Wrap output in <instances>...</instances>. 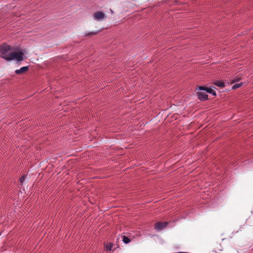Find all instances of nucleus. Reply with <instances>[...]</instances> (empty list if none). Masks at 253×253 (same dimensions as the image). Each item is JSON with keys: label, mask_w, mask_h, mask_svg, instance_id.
Instances as JSON below:
<instances>
[{"label": "nucleus", "mask_w": 253, "mask_h": 253, "mask_svg": "<svg viewBox=\"0 0 253 253\" xmlns=\"http://www.w3.org/2000/svg\"><path fill=\"white\" fill-rule=\"evenodd\" d=\"M24 53L21 51L12 52L9 53L8 57L7 58V61L12 60H16L17 61H21L23 60Z\"/></svg>", "instance_id": "obj_1"}, {"label": "nucleus", "mask_w": 253, "mask_h": 253, "mask_svg": "<svg viewBox=\"0 0 253 253\" xmlns=\"http://www.w3.org/2000/svg\"><path fill=\"white\" fill-rule=\"evenodd\" d=\"M11 49L10 46L6 43H3L0 45V52L1 53V58L6 60L7 58L8 57L9 53H7Z\"/></svg>", "instance_id": "obj_2"}, {"label": "nucleus", "mask_w": 253, "mask_h": 253, "mask_svg": "<svg viewBox=\"0 0 253 253\" xmlns=\"http://www.w3.org/2000/svg\"><path fill=\"white\" fill-rule=\"evenodd\" d=\"M105 17V14L101 11H97L94 13L93 19L96 20L100 21Z\"/></svg>", "instance_id": "obj_3"}, {"label": "nucleus", "mask_w": 253, "mask_h": 253, "mask_svg": "<svg viewBox=\"0 0 253 253\" xmlns=\"http://www.w3.org/2000/svg\"><path fill=\"white\" fill-rule=\"evenodd\" d=\"M197 94L198 96V98L201 100L204 101L208 99V95L206 92H203L202 90L197 91Z\"/></svg>", "instance_id": "obj_4"}, {"label": "nucleus", "mask_w": 253, "mask_h": 253, "mask_svg": "<svg viewBox=\"0 0 253 253\" xmlns=\"http://www.w3.org/2000/svg\"><path fill=\"white\" fill-rule=\"evenodd\" d=\"M199 90L206 91L207 92L212 94L213 95H216L215 91L211 88L199 86Z\"/></svg>", "instance_id": "obj_5"}, {"label": "nucleus", "mask_w": 253, "mask_h": 253, "mask_svg": "<svg viewBox=\"0 0 253 253\" xmlns=\"http://www.w3.org/2000/svg\"><path fill=\"white\" fill-rule=\"evenodd\" d=\"M167 224H168V223L166 222H158L156 223V224H155V228L158 230H161L162 229H163L164 227H166Z\"/></svg>", "instance_id": "obj_6"}, {"label": "nucleus", "mask_w": 253, "mask_h": 253, "mask_svg": "<svg viewBox=\"0 0 253 253\" xmlns=\"http://www.w3.org/2000/svg\"><path fill=\"white\" fill-rule=\"evenodd\" d=\"M29 69L28 66H24L20 69L16 70L15 73L17 75H22L28 71Z\"/></svg>", "instance_id": "obj_7"}, {"label": "nucleus", "mask_w": 253, "mask_h": 253, "mask_svg": "<svg viewBox=\"0 0 253 253\" xmlns=\"http://www.w3.org/2000/svg\"><path fill=\"white\" fill-rule=\"evenodd\" d=\"M214 84L218 87L222 88L224 86V83L220 81H217L214 83Z\"/></svg>", "instance_id": "obj_8"}, {"label": "nucleus", "mask_w": 253, "mask_h": 253, "mask_svg": "<svg viewBox=\"0 0 253 253\" xmlns=\"http://www.w3.org/2000/svg\"><path fill=\"white\" fill-rule=\"evenodd\" d=\"M123 241L126 244H128L130 242V240L127 237L125 236H123Z\"/></svg>", "instance_id": "obj_9"}, {"label": "nucleus", "mask_w": 253, "mask_h": 253, "mask_svg": "<svg viewBox=\"0 0 253 253\" xmlns=\"http://www.w3.org/2000/svg\"><path fill=\"white\" fill-rule=\"evenodd\" d=\"M242 84H243L242 83H239V84H234L232 86V88L233 89H235L236 88H238L239 87H240L242 85Z\"/></svg>", "instance_id": "obj_10"}, {"label": "nucleus", "mask_w": 253, "mask_h": 253, "mask_svg": "<svg viewBox=\"0 0 253 253\" xmlns=\"http://www.w3.org/2000/svg\"><path fill=\"white\" fill-rule=\"evenodd\" d=\"M112 247H113V245L111 243H110L109 245H107L106 246V248L107 250H111Z\"/></svg>", "instance_id": "obj_11"}, {"label": "nucleus", "mask_w": 253, "mask_h": 253, "mask_svg": "<svg viewBox=\"0 0 253 253\" xmlns=\"http://www.w3.org/2000/svg\"><path fill=\"white\" fill-rule=\"evenodd\" d=\"M97 33H98V32H93L88 33L87 34H85V36H91V35H96L97 34Z\"/></svg>", "instance_id": "obj_12"}, {"label": "nucleus", "mask_w": 253, "mask_h": 253, "mask_svg": "<svg viewBox=\"0 0 253 253\" xmlns=\"http://www.w3.org/2000/svg\"><path fill=\"white\" fill-rule=\"evenodd\" d=\"M239 80H240V78H237V79H234V80H233L231 81V84H234V83H236V82H238Z\"/></svg>", "instance_id": "obj_13"}, {"label": "nucleus", "mask_w": 253, "mask_h": 253, "mask_svg": "<svg viewBox=\"0 0 253 253\" xmlns=\"http://www.w3.org/2000/svg\"><path fill=\"white\" fill-rule=\"evenodd\" d=\"M25 179V176H23L20 178V183L22 184Z\"/></svg>", "instance_id": "obj_14"}]
</instances>
